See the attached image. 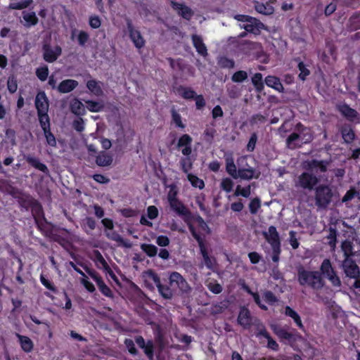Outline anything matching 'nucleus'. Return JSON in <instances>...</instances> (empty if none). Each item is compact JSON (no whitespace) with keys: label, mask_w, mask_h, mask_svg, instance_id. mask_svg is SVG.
<instances>
[{"label":"nucleus","mask_w":360,"mask_h":360,"mask_svg":"<svg viewBox=\"0 0 360 360\" xmlns=\"http://www.w3.org/2000/svg\"><path fill=\"white\" fill-rule=\"evenodd\" d=\"M38 116L43 131L50 129L49 117L47 112H38Z\"/></svg>","instance_id":"41"},{"label":"nucleus","mask_w":360,"mask_h":360,"mask_svg":"<svg viewBox=\"0 0 360 360\" xmlns=\"http://www.w3.org/2000/svg\"><path fill=\"white\" fill-rule=\"evenodd\" d=\"M141 249L148 256V257H154L158 253V248L156 246L152 244H142L141 245Z\"/></svg>","instance_id":"38"},{"label":"nucleus","mask_w":360,"mask_h":360,"mask_svg":"<svg viewBox=\"0 0 360 360\" xmlns=\"http://www.w3.org/2000/svg\"><path fill=\"white\" fill-rule=\"evenodd\" d=\"M297 279L301 285L309 286L316 290L321 289L325 285L321 274L317 271H309L301 268L298 270Z\"/></svg>","instance_id":"1"},{"label":"nucleus","mask_w":360,"mask_h":360,"mask_svg":"<svg viewBox=\"0 0 360 360\" xmlns=\"http://www.w3.org/2000/svg\"><path fill=\"white\" fill-rule=\"evenodd\" d=\"M169 192L167 193V200L169 203L177 200L178 189L174 184H171L169 186Z\"/></svg>","instance_id":"48"},{"label":"nucleus","mask_w":360,"mask_h":360,"mask_svg":"<svg viewBox=\"0 0 360 360\" xmlns=\"http://www.w3.org/2000/svg\"><path fill=\"white\" fill-rule=\"evenodd\" d=\"M333 192L328 185H319L315 189V200L317 206L326 207L331 202Z\"/></svg>","instance_id":"4"},{"label":"nucleus","mask_w":360,"mask_h":360,"mask_svg":"<svg viewBox=\"0 0 360 360\" xmlns=\"http://www.w3.org/2000/svg\"><path fill=\"white\" fill-rule=\"evenodd\" d=\"M343 267L346 275L350 278H357L359 275V269L357 265L351 259L346 258L343 263Z\"/></svg>","instance_id":"16"},{"label":"nucleus","mask_w":360,"mask_h":360,"mask_svg":"<svg viewBox=\"0 0 360 360\" xmlns=\"http://www.w3.org/2000/svg\"><path fill=\"white\" fill-rule=\"evenodd\" d=\"M78 85V82L74 79H65L61 82L57 89L60 93L66 94L72 91Z\"/></svg>","instance_id":"19"},{"label":"nucleus","mask_w":360,"mask_h":360,"mask_svg":"<svg viewBox=\"0 0 360 360\" xmlns=\"http://www.w3.org/2000/svg\"><path fill=\"white\" fill-rule=\"evenodd\" d=\"M188 180L191 182V185L195 188H198L200 189H202L205 186L204 181L199 179L198 176L191 174H188L187 175Z\"/></svg>","instance_id":"42"},{"label":"nucleus","mask_w":360,"mask_h":360,"mask_svg":"<svg viewBox=\"0 0 360 360\" xmlns=\"http://www.w3.org/2000/svg\"><path fill=\"white\" fill-rule=\"evenodd\" d=\"M182 170L185 173H188L192 167V164L189 158H182L180 161Z\"/></svg>","instance_id":"59"},{"label":"nucleus","mask_w":360,"mask_h":360,"mask_svg":"<svg viewBox=\"0 0 360 360\" xmlns=\"http://www.w3.org/2000/svg\"><path fill=\"white\" fill-rule=\"evenodd\" d=\"M265 83L268 86L273 88L278 92H283L284 91V88L280 79L275 76H267L265 78Z\"/></svg>","instance_id":"27"},{"label":"nucleus","mask_w":360,"mask_h":360,"mask_svg":"<svg viewBox=\"0 0 360 360\" xmlns=\"http://www.w3.org/2000/svg\"><path fill=\"white\" fill-rule=\"evenodd\" d=\"M32 3V0H20L18 3H11L9 8L11 9H23L28 7Z\"/></svg>","instance_id":"46"},{"label":"nucleus","mask_w":360,"mask_h":360,"mask_svg":"<svg viewBox=\"0 0 360 360\" xmlns=\"http://www.w3.org/2000/svg\"><path fill=\"white\" fill-rule=\"evenodd\" d=\"M263 235L271 247L281 245L278 233L275 226H269L266 231L263 232Z\"/></svg>","instance_id":"13"},{"label":"nucleus","mask_w":360,"mask_h":360,"mask_svg":"<svg viewBox=\"0 0 360 360\" xmlns=\"http://www.w3.org/2000/svg\"><path fill=\"white\" fill-rule=\"evenodd\" d=\"M303 144L304 143L296 131L292 133L286 139V145L291 149L301 147Z\"/></svg>","instance_id":"24"},{"label":"nucleus","mask_w":360,"mask_h":360,"mask_svg":"<svg viewBox=\"0 0 360 360\" xmlns=\"http://www.w3.org/2000/svg\"><path fill=\"white\" fill-rule=\"evenodd\" d=\"M226 171L233 179H237V175L238 174L237 167L235 163L229 165V167H226Z\"/></svg>","instance_id":"63"},{"label":"nucleus","mask_w":360,"mask_h":360,"mask_svg":"<svg viewBox=\"0 0 360 360\" xmlns=\"http://www.w3.org/2000/svg\"><path fill=\"white\" fill-rule=\"evenodd\" d=\"M78 272L83 276V278L81 279V283L83 284L85 288L90 292L95 291V287L94 284L88 281V278L85 274L80 270H78Z\"/></svg>","instance_id":"49"},{"label":"nucleus","mask_w":360,"mask_h":360,"mask_svg":"<svg viewBox=\"0 0 360 360\" xmlns=\"http://www.w3.org/2000/svg\"><path fill=\"white\" fill-rule=\"evenodd\" d=\"M190 231L193 236L197 240V237H200L203 240L202 236L210 233V229L202 217H196L192 224L189 225Z\"/></svg>","instance_id":"7"},{"label":"nucleus","mask_w":360,"mask_h":360,"mask_svg":"<svg viewBox=\"0 0 360 360\" xmlns=\"http://www.w3.org/2000/svg\"><path fill=\"white\" fill-rule=\"evenodd\" d=\"M129 37L137 49H141L145 46V40L141 32L135 29L131 23L127 25Z\"/></svg>","instance_id":"10"},{"label":"nucleus","mask_w":360,"mask_h":360,"mask_svg":"<svg viewBox=\"0 0 360 360\" xmlns=\"http://www.w3.org/2000/svg\"><path fill=\"white\" fill-rule=\"evenodd\" d=\"M318 183V178L307 172L301 174L295 181V186L307 190H312Z\"/></svg>","instance_id":"9"},{"label":"nucleus","mask_w":360,"mask_h":360,"mask_svg":"<svg viewBox=\"0 0 360 360\" xmlns=\"http://www.w3.org/2000/svg\"><path fill=\"white\" fill-rule=\"evenodd\" d=\"M260 206V200L259 199L255 198L252 200L249 205L250 212L252 214H255L259 209Z\"/></svg>","instance_id":"60"},{"label":"nucleus","mask_w":360,"mask_h":360,"mask_svg":"<svg viewBox=\"0 0 360 360\" xmlns=\"http://www.w3.org/2000/svg\"><path fill=\"white\" fill-rule=\"evenodd\" d=\"M26 161L32 166H33L34 168L39 169V171H41L44 173L48 172L47 167L44 164L41 163L37 158H35L32 156H28L26 158Z\"/></svg>","instance_id":"36"},{"label":"nucleus","mask_w":360,"mask_h":360,"mask_svg":"<svg viewBox=\"0 0 360 360\" xmlns=\"http://www.w3.org/2000/svg\"><path fill=\"white\" fill-rule=\"evenodd\" d=\"M298 68L300 70L299 77L302 80H304L306 77L310 74V71L307 68L303 63L298 64Z\"/></svg>","instance_id":"54"},{"label":"nucleus","mask_w":360,"mask_h":360,"mask_svg":"<svg viewBox=\"0 0 360 360\" xmlns=\"http://www.w3.org/2000/svg\"><path fill=\"white\" fill-rule=\"evenodd\" d=\"M238 323L244 328H248L251 326L253 323V319L248 309L245 307L241 308L238 316Z\"/></svg>","instance_id":"15"},{"label":"nucleus","mask_w":360,"mask_h":360,"mask_svg":"<svg viewBox=\"0 0 360 360\" xmlns=\"http://www.w3.org/2000/svg\"><path fill=\"white\" fill-rule=\"evenodd\" d=\"M169 287L172 291V295L174 291H179L182 294H188L191 291V287L188 283L186 280L176 271H174L169 275Z\"/></svg>","instance_id":"2"},{"label":"nucleus","mask_w":360,"mask_h":360,"mask_svg":"<svg viewBox=\"0 0 360 360\" xmlns=\"http://www.w3.org/2000/svg\"><path fill=\"white\" fill-rule=\"evenodd\" d=\"M192 41L194 47L195 48L197 52L202 56L203 57H205L207 56V47L205 45L202 39L200 36L194 34L192 36Z\"/></svg>","instance_id":"20"},{"label":"nucleus","mask_w":360,"mask_h":360,"mask_svg":"<svg viewBox=\"0 0 360 360\" xmlns=\"http://www.w3.org/2000/svg\"><path fill=\"white\" fill-rule=\"evenodd\" d=\"M252 82L255 86V89L258 91H261L264 88V84L262 82V75L260 73H256L252 77Z\"/></svg>","instance_id":"45"},{"label":"nucleus","mask_w":360,"mask_h":360,"mask_svg":"<svg viewBox=\"0 0 360 360\" xmlns=\"http://www.w3.org/2000/svg\"><path fill=\"white\" fill-rule=\"evenodd\" d=\"M6 140L12 146L15 145V132L13 129H7L6 130Z\"/></svg>","instance_id":"58"},{"label":"nucleus","mask_w":360,"mask_h":360,"mask_svg":"<svg viewBox=\"0 0 360 360\" xmlns=\"http://www.w3.org/2000/svg\"><path fill=\"white\" fill-rule=\"evenodd\" d=\"M248 73L245 71L240 70L235 72L231 77V79L234 82H242L247 79Z\"/></svg>","instance_id":"50"},{"label":"nucleus","mask_w":360,"mask_h":360,"mask_svg":"<svg viewBox=\"0 0 360 360\" xmlns=\"http://www.w3.org/2000/svg\"><path fill=\"white\" fill-rule=\"evenodd\" d=\"M238 175L237 179L240 178L243 180H251L258 179L260 176V172L252 167L245 165L243 163L246 162L245 157H241L238 160Z\"/></svg>","instance_id":"5"},{"label":"nucleus","mask_w":360,"mask_h":360,"mask_svg":"<svg viewBox=\"0 0 360 360\" xmlns=\"http://www.w3.org/2000/svg\"><path fill=\"white\" fill-rule=\"evenodd\" d=\"M96 161L98 166L106 167L111 165L112 162V158L110 155L101 153L97 156Z\"/></svg>","instance_id":"35"},{"label":"nucleus","mask_w":360,"mask_h":360,"mask_svg":"<svg viewBox=\"0 0 360 360\" xmlns=\"http://www.w3.org/2000/svg\"><path fill=\"white\" fill-rule=\"evenodd\" d=\"M36 75L41 81H45L49 75L48 68L44 66L37 69Z\"/></svg>","instance_id":"53"},{"label":"nucleus","mask_w":360,"mask_h":360,"mask_svg":"<svg viewBox=\"0 0 360 360\" xmlns=\"http://www.w3.org/2000/svg\"><path fill=\"white\" fill-rule=\"evenodd\" d=\"M89 22L90 27L93 29H98L101 25V18L98 15H91Z\"/></svg>","instance_id":"55"},{"label":"nucleus","mask_w":360,"mask_h":360,"mask_svg":"<svg viewBox=\"0 0 360 360\" xmlns=\"http://www.w3.org/2000/svg\"><path fill=\"white\" fill-rule=\"evenodd\" d=\"M87 109L94 112H100L103 108V104L101 102H96L92 101H86Z\"/></svg>","instance_id":"39"},{"label":"nucleus","mask_w":360,"mask_h":360,"mask_svg":"<svg viewBox=\"0 0 360 360\" xmlns=\"http://www.w3.org/2000/svg\"><path fill=\"white\" fill-rule=\"evenodd\" d=\"M250 193H251L250 185L245 186V187H242L241 186L238 185L236 186L234 195L236 196L240 195V196H243L245 198H248L250 195Z\"/></svg>","instance_id":"40"},{"label":"nucleus","mask_w":360,"mask_h":360,"mask_svg":"<svg viewBox=\"0 0 360 360\" xmlns=\"http://www.w3.org/2000/svg\"><path fill=\"white\" fill-rule=\"evenodd\" d=\"M89 39V34L85 31H79L77 35V41L80 46H84Z\"/></svg>","instance_id":"56"},{"label":"nucleus","mask_w":360,"mask_h":360,"mask_svg":"<svg viewBox=\"0 0 360 360\" xmlns=\"http://www.w3.org/2000/svg\"><path fill=\"white\" fill-rule=\"evenodd\" d=\"M62 49L59 46L51 47L49 45L44 46V58L49 63H53L60 56Z\"/></svg>","instance_id":"11"},{"label":"nucleus","mask_w":360,"mask_h":360,"mask_svg":"<svg viewBox=\"0 0 360 360\" xmlns=\"http://www.w3.org/2000/svg\"><path fill=\"white\" fill-rule=\"evenodd\" d=\"M90 275L92 277V278L97 283V285H98L99 290L101 291V292L107 297H111L112 296L111 290L104 283V282L103 281L101 278L100 276H98L96 274L93 273V272H91Z\"/></svg>","instance_id":"26"},{"label":"nucleus","mask_w":360,"mask_h":360,"mask_svg":"<svg viewBox=\"0 0 360 360\" xmlns=\"http://www.w3.org/2000/svg\"><path fill=\"white\" fill-rule=\"evenodd\" d=\"M143 276L146 283L152 282L157 286L159 292L164 298L171 299L172 297V290L168 286L163 285L160 278L153 271H148L144 273Z\"/></svg>","instance_id":"6"},{"label":"nucleus","mask_w":360,"mask_h":360,"mask_svg":"<svg viewBox=\"0 0 360 360\" xmlns=\"http://www.w3.org/2000/svg\"><path fill=\"white\" fill-rule=\"evenodd\" d=\"M234 18L243 22V24H240V28L255 34H259L260 30L264 27V25L256 18L248 15H236L234 16Z\"/></svg>","instance_id":"3"},{"label":"nucleus","mask_w":360,"mask_h":360,"mask_svg":"<svg viewBox=\"0 0 360 360\" xmlns=\"http://www.w3.org/2000/svg\"><path fill=\"white\" fill-rule=\"evenodd\" d=\"M23 25L30 27L38 23V18L33 11L22 12Z\"/></svg>","instance_id":"25"},{"label":"nucleus","mask_w":360,"mask_h":360,"mask_svg":"<svg viewBox=\"0 0 360 360\" xmlns=\"http://www.w3.org/2000/svg\"><path fill=\"white\" fill-rule=\"evenodd\" d=\"M197 241L200 248V253L202 256L205 265L208 269H212L215 264V260L214 258L209 257L207 250L204 243V240L200 239V237H197Z\"/></svg>","instance_id":"14"},{"label":"nucleus","mask_w":360,"mask_h":360,"mask_svg":"<svg viewBox=\"0 0 360 360\" xmlns=\"http://www.w3.org/2000/svg\"><path fill=\"white\" fill-rule=\"evenodd\" d=\"M176 94L184 98H193L195 96V93L193 90L190 88L183 86L176 89Z\"/></svg>","instance_id":"37"},{"label":"nucleus","mask_w":360,"mask_h":360,"mask_svg":"<svg viewBox=\"0 0 360 360\" xmlns=\"http://www.w3.org/2000/svg\"><path fill=\"white\" fill-rule=\"evenodd\" d=\"M220 187L225 192L230 193L233 187V181L230 178H223L220 184Z\"/></svg>","instance_id":"44"},{"label":"nucleus","mask_w":360,"mask_h":360,"mask_svg":"<svg viewBox=\"0 0 360 360\" xmlns=\"http://www.w3.org/2000/svg\"><path fill=\"white\" fill-rule=\"evenodd\" d=\"M285 314L286 316L292 318L293 319V321L295 322V323L297 324V326L300 328H304V326L302 324V320L300 319V316L292 308H290L288 306L285 307Z\"/></svg>","instance_id":"34"},{"label":"nucleus","mask_w":360,"mask_h":360,"mask_svg":"<svg viewBox=\"0 0 360 360\" xmlns=\"http://www.w3.org/2000/svg\"><path fill=\"white\" fill-rule=\"evenodd\" d=\"M320 270L321 272V274L327 278L331 282L333 285L335 287L340 286V280L336 275L329 259H326L323 261L320 267Z\"/></svg>","instance_id":"8"},{"label":"nucleus","mask_w":360,"mask_h":360,"mask_svg":"<svg viewBox=\"0 0 360 360\" xmlns=\"http://www.w3.org/2000/svg\"><path fill=\"white\" fill-rule=\"evenodd\" d=\"M170 207L179 215L181 217H188L190 214L188 210L179 200L169 202Z\"/></svg>","instance_id":"21"},{"label":"nucleus","mask_w":360,"mask_h":360,"mask_svg":"<svg viewBox=\"0 0 360 360\" xmlns=\"http://www.w3.org/2000/svg\"><path fill=\"white\" fill-rule=\"evenodd\" d=\"M148 217L150 219H155L158 215V210L155 206H149L147 209Z\"/></svg>","instance_id":"64"},{"label":"nucleus","mask_w":360,"mask_h":360,"mask_svg":"<svg viewBox=\"0 0 360 360\" xmlns=\"http://www.w3.org/2000/svg\"><path fill=\"white\" fill-rule=\"evenodd\" d=\"M271 328L274 333L281 340H290L292 338V334L288 332L284 328L276 324H272Z\"/></svg>","instance_id":"29"},{"label":"nucleus","mask_w":360,"mask_h":360,"mask_svg":"<svg viewBox=\"0 0 360 360\" xmlns=\"http://www.w3.org/2000/svg\"><path fill=\"white\" fill-rule=\"evenodd\" d=\"M71 111L77 115H82L85 113L84 104L78 99H74L70 103Z\"/></svg>","instance_id":"33"},{"label":"nucleus","mask_w":360,"mask_h":360,"mask_svg":"<svg viewBox=\"0 0 360 360\" xmlns=\"http://www.w3.org/2000/svg\"><path fill=\"white\" fill-rule=\"evenodd\" d=\"M7 87L11 93H15L18 89L17 80L13 77H9L7 81Z\"/></svg>","instance_id":"57"},{"label":"nucleus","mask_w":360,"mask_h":360,"mask_svg":"<svg viewBox=\"0 0 360 360\" xmlns=\"http://www.w3.org/2000/svg\"><path fill=\"white\" fill-rule=\"evenodd\" d=\"M296 132L298 133L304 144L310 142L313 139L310 129L304 127L301 124H297Z\"/></svg>","instance_id":"23"},{"label":"nucleus","mask_w":360,"mask_h":360,"mask_svg":"<svg viewBox=\"0 0 360 360\" xmlns=\"http://www.w3.org/2000/svg\"><path fill=\"white\" fill-rule=\"evenodd\" d=\"M339 111L342 115L346 117L350 121L358 120V113L356 111L347 105H340L338 106Z\"/></svg>","instance_id":"22"},{"label":"nucleus","mask_w":360,"mask_h":360,"mask_svg":"<svg viewBox=\"0 0 360 360\" xmlns=\"http://www.w3.org/2000/svg\"><path fill=\"white\" fill-rule=\"evenodd\" d=\"M356 245V250H354V245L353 242L351 241H345L342 244V249L344 252L346 258H348L349 256L354 255V253L359 250V244L357 240H355Z\"/></svg>","instance_id":"28"},{"label":"nucleus","mask_w":360,"mask_h":360,"mask_svg":"<svg viewBox=\"0 0 360 360\" xmlns=\"http://www.w3.org/2000/svg\"><path fill=\"white\" fill-rule=\"evenodd\" d=\"M290 239L289 242L293 249H297L299 247V242L296 238V233L293 231H290Z\"/></svg>","instance_id":"61"},{"label":"nucleus","mask_w":360,"mask_h":360,"mask_svg":"<svg viewBox=\"0 0 360 360\" xmlns=\"http://www.w3.org/2000/svg\"><path fill=\"white\" fill-rule=\"evenodd\" d=\"M44 136L46 140V143L51 146H56V140L53 134L51 132V129L44 130Z\"/></svg>","instance_id":"52"},{"label":"nucleus","mask_w":360,"mask_h":360,"mask_svg":"<svg viewBox=\"0 0 360 360\" xmlns=\"http://www.w3.org/2000/svg\"><path fill=\"white\" fill-rule=\"evenodd\" d=\"M244 289L246 290V292L248 293H249L250 295H251L253 298H254V300L255 302L259 305V307L262 309H264V310H266L267 309V307L262 304L261 302V300H260V297H259V295L257 294V293H255V292H253L248 286H244Z\"/></svg>","instance_id":"51"},{"label":"nucleus","mask_w":360,"mask_h":360,"mask_svg":"<svg viewBox=\"0 0 360 360\" xmlns=\"http://www.w3.org/2000/svg\"><path fill=\"white\" fill-rule=\"evenodd\" d=\"M263 297L264 300L271 304H273L277 301L276 297L275 295L270 291H266L264 293Z\"/></svg>","instance_id":"62"},{"label":"nucleus","mask_w":360,"mask_h":360,"mask_svg":"<svg viewBox=\"0 0 360 360\" xmlns=\"http://www.w3.org/2000/svg\"><path fill=\"white\" fill-rule=\"evenodd\" d=\"M35 105L38 112H47L49 110V103L47 97L44 92L37 94L35 98Z\"/></svg>","instance_id":"17"},{"label":"nucleus","mask_w":360,"mask_h":360,"mask_svg":"<svg viewBox=\"0 0 360 360\" xmlns=\"http://www.w3.org/2000/svg\"><path fill=\"white\" fill-rule=\"evenodd\" d=\"M107 236L112 240L116 241L119 243V245H122L124 247H130V244L129 242L124 240L119 234L112 232L107 233Z\"/></svg>","instance_id":"43"},{"label":"nucleus","mask_w":360,"mask_h":360,"mask_svg":"<svg viewBox=\"0 0 360 360\" xmlns=\"http://www.w3.org/2000/svg\"><path fill=\"white\" fill-rule=\"evenodd\" d=\"M171 5L172 8L176 10L178 13L181 15L183 18L188 20L190 19L193 15V11L190 8L185 6L184 4L172 1Z\"/></svg>","instance_id":"18"},{"label":"nucleus","mask_w":360,"mask_h":360,"mask_svg":"<svg viewBox=\"0 0 360 360\" xmlns=\"http://www.w3.org/2000/svg\"><path fill=\"white\" fill-rule=\"evenodd\" d=\"M22 349L25 352H30L33 349V342L32 340L24 335L17 334Z\"/></svg>","instance_id":"31"},{"label":"nucleus","mask_w":360,"mask_h":360,"mask_svg":"<svg viewBox=\"0 0 360 360\" xmlns=\"http://www.w3.org/2000/svg\"><path fill=\"white\" fill-rule=\"evenodd\" d=\"M309 169L316 172H323L326 171L328 166L327 161L312 160L308 164Z\"/></svg>","instance_id":"30"},{"label":"nucleus","mask_w":360,"mask_h":360,"mask_svg":"<svg viewBox=\"0 0 360 360\" xmlns=\"http://www.w3.org/2000/svg\"><path fill=\"white\" fill-rule=\"evenodd\" d=\"M86 86L92 94L97 96L103 94L101 84L96 80L91 79L88 81Z\"/></svg>","instance_id":"32"},{"label":"nucleus","mask_w":360,"mask_h":360,"mask_svg":"<svg viewBox=\"0 0 360 360\" xmlns=\"http://www.w3.org/2000/svg\"><path fill=\"white\" fill-rule=\"evenodd\" d=\"M191 143L192 138L188 134H184L179 138L177 147L181 150L184 155L188 156L192 152Z\"/></svg>","instance_id":"12"},{"label":"nucleus","mask_w":360,"mask_h":360,"mask_svg":"<svg viewBox=\"0 0 360 360\" xmlns=\"http://www.w3.org/2000/svg\"><path fill=\"white\" fill-rule=\"evenodd\" d=\"M342 135L345 141L347 143L351 142L354 138V134L349 127H345L342 129Z\"/></svg>","instance_id":"47"}]
</instances>
